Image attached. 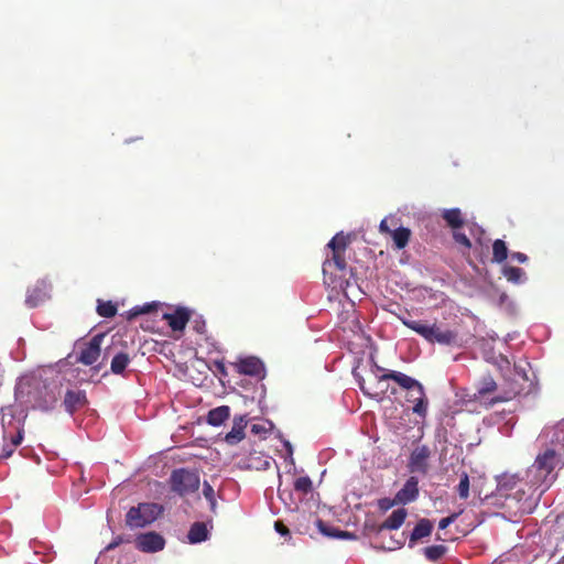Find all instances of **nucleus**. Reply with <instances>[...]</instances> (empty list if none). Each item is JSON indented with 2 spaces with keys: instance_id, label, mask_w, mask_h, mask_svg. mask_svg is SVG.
Masks as SVG:
<instances>
[{
  "instance_id": "nucleus-1",
  "label": "nucleus",
  "mask_w": 564,
  "mask_h": 564,
  "mask_svg": "<svg viewBox=\"0 0 564 564\" xmlns=\"http://www.w3.org/2000/svg\"><path fill=\"white\" fill-rule=\"evenodd\" d=\"M561 455L554 449L540 453L534 463L527 470V480L531 487L541 489L543 494L556 479L555 470L561 468Z\"/></svg>"
},
{
  "instance_id": "nucleus-2",
  "label": "nucleus",
  "mask_w": 564,
  "mask_h": 564,
  "mask_svg": "<svg viewBox=\"0 0 564 564\" xmlns=\"http://www.w3.org/2000/svg\"><path fill=\"white\" fill-rule=\"evenodd\" d=\"M57 377V367H42L35 371L23 375L15 384V398L21 402L29 403L35 408V403L40 397V389L45 381H50Z\"/></svg>"
},
{
  "instance_id": "nucleus-3",
  "label": "nucleus",
  "mask_w": 564,
  "mask_h": 564,
  "mask_svg": "<svg viewBox=\"0 0 564 564\" xmlns=\"http://www.w3.org/2000/svg\"><path fill=\"white\" fill-rule=\"evenodd\" d=\"M404 326L422 336L429 343L441 345H453L456 343V333L448 328H442L436 323L427 324L423 321H413L406 317H399Z\"/></svg>"
},
{
  "instance_id": "nucleus-4",
  "label": "nucleus",
  "mask_w": 564,
  "mask_h": 564,
  "mask_svg": "<svg viewBox=\"0 0 564 564\" xmlns=\"http://www.w3.org/2000/svg\"><path fill=\"white\" fill-rule=\"evenodd\" d=\"M379 381L393 380L402 389L406 390V401H422L426 395L423 384L416 379L395 370H388L383 375L378 376Z\"/></svg>"
},
{
  "instance_id": "nucleus-5",
  "label": "nucleus",
  "mask_w": 564,
  "mask_h": 564,
  "mask_svg": "<svg viewBox=\"0 0 564 564\" xmlns=\"http://www.w3.org/2000/svg\"><path fill=\"white\" fill-rule=\"evenodd\" d=\"M162 508L156 503H139L130 508L126 522L130 528H143L158 519Z\"/></svg>"
},
{
  "instance_id": "nucleus-6",
  "label": "nucleus",
  "mask_w": 564,
  "mask_h": 564,
  "mask_svg": "<svg viewBox=\"0 0 564 564\" xmlns=\"http://www.w3.org/2000/svg\"><path fill=\"white\" fill-rule=\"evenodd\" d=\"M171 489L180 496L195 492L199 487V476L196 471L180 468L173 470L170 477Z\"/></svg>"
},
{
  "instance_id": "nucleus-7",
  "label": "nucleus",
  "mask_w": 564,
  "mask_h": 564,
  "mask_svg": "<svg viewBox=\"0 0 564 564\" xmlns=\"http://www.w3.org/2000/svg\"><path fill=\"white\" fill-rule=\"evenodd\" d=\"M61 370L57 369V377H54V379L50 381H45L42 388L40 389V397L42 398L37 399L35 408L41 409L43 411L52 410L57 403V400L61 395Z\"/></svg>"
},
{
  "instance_id": "nucleus-8",
  "label": "nucleus",
  "mask_w": 564,
  "mask_h": 564,
  "mask_svg": "<svg viewBox=\"0 0 564 564\" xmlns=\"http://www.w3.org/2000/svg\"><path fill=\"white\" fill-rule=\"evenodd\" d=\"M104 340V335L98 334L95 335L88 343H85L79 347L78 354H76V361L91 366L94 365L98 358L100 357V346Z\"/></svg>"
},
{
  "instance_id": "nucleus-9",
  "label": "nucleus",
  "mask_w": 564,
  "mask_h": 564,
  "mask_svg": "<svg viewBox=\"0 0 564 564\" xmlns=\"http://www.w3.org/2000/svg\"><path fill=\"white\" fill-rule=\"evenodd\" d=\"M135 546L144 553H156L164 549L165 540L156 532L142 533L137 536Z\"/></svg>"
},
{
  "instance_id": "nucleus-10",
  "label": "nucleus",
  "mask_w": 564,
  "mask_h": 564,
  "mask_svg": "<svg viewBox=\"0 0 564 564\" xmlns=\"http://www.w3.org/2000/svg\"><path fill=\"white\" fill-rule=\"evenodd\" d=\"M51 284L46 280H40L28 289L25 304L29 307H36L50 299Z\"/></svg>"
},
{
  "instance_id": "nucleus-11",
  "label": "nucleus",
  "mask_w": 564,
  "mask_h": 564,
  "mask_svg": "<svg viewBox=\"0 0 564 564\" xmlns=\"http://www.w3.org/2000/svg\"><path fill=\"white\" fill-rule=\"evenodd\" d=\"M238 371L243 375L254 376L258 378L264 377V365L257 357H247L240 359L237 364Z\"/></svg>"
},
{
  "instance_id": "nucleus-12",
  "label": "nucleus",
  "mask_w": 564,
  "mask_h": 564,
  "mask_svg": "<svg viewBox=\"0 0 564 564\" xmlns=\"http://www.w3.org/2000/svg\"><path fill=\"white\" fill-rule=\"evenodd\" d=\"M419 496V481L415 477H410L403 487L397 492L395 500L399 503L406 505L414 501Z\"/></svg>"
},
{
  "instance_id": "nucleus-13",
  "label": "nucleus",
  "mask_w": 564,
  "mask_h": 564,
  "mask_svg": "<svg viewBox=\"0 0 564 564\" xmlns=\"http://www.w3.org/2000/svg\"><path fill=\"white\" fill-rule=\"evenodd\" d=\"M86 393L80 390H68L65 394L64 406L65 410L73 414L76 410L86 405Z\"/></svg>"
},
{
  "instance_id": "nucleus-14",
  "label": "nucleus",
  "mask_w": 564,
  "mask_h": 564,
  "mask_svg": "<svg viewBox=\"0 0 564 564\" xmlns=\"http://www.w3.org/2000/svg\"><path fill=\"white\" fill-rule=\"evenodd\" d=\"M247 420L245 416L234 419L231 430L226 434L225 441L229 445H236L245 438V429Z\"/></svg>"
},
{
  "instance_id": "nucleus-15",
  "label": "nucleus",
  "mask_w": 564,
  "mask_h": 564,
  "mask_svg": "<svg viewBox=\"0 0 564 564\" xmlns=\"http://www.w3.org/2000/svg\"><path fill=\"white\" fill-rule=\"evenodd\" d=\"M163 318L167 322L173 330H182L185 328L189 315L185 308H178L173 313H165Z\"/></svg>"
},
{
  "instance_id": "nucleus-16",
  "label": "nucleus",
  "mask_w": 564,
  "mask_h": 564,
  "mask_svg": "<svg viewBox=\"0 0 564 564\" xmlns=\"http://www.w3.org/2000/svg\"><path fill=\"white\" fill-rule=\"evenodd\" d=\"M209 536L208 524L205 522H195L189 528L187 540L191 544L204 542Z\"/></svg>"
},
{
  "instance_id": "nucleus-17",
  "label": "nucleus",
  "mask_w": 564,
  "mask_h": 564,
  "mask_svg": "<svg viewBox=\"0 0 564 564\" xmlns=\"http://www.w3.org/2000/svg\"><path fill=\"white\" fill-rule=\"evenodd\" d=\"M430 451L426 446L416 447L411 454L410 466L412 470L424 471Z\"/></svg>"
},
{
  "instance_id": "nucleus-18",
  "label": "nucleus",
  "mask_w": 564,
  "mask_h": 564,
  "mask_svg": "<svg viewBox=\"0 0 564 564\" xmlns=\"http://www.w3.org/2000/svg\"><path fill=\"white\" fill-rule=\"evenodd\" d=\"M433 530V523L429 519H421L416 525L414 527L411 536H410V546H413V544L425 536H429L432 533Z\"/></svg>"
},
{
  "instance_id": "nucleus-19",
  "label": "nucleus",
  "mask_w": 564,
  "mask_h": 564,
  "mask_svg": "<svg viewBox=\"0 0 564 564\" xmlns=\"http://www.w3.org/2000/svg\"><path fill=\"white\" fill-rule=\"evenodd\" d=\"M503 276L512 284H524L528 280L523 269L517 267L505 265L502 268Z\"/></svg>"
},
{
  "instance_id": "nucleus-20",
  "label": "nucleus",
  "mask_w": 564,
  "mask_h": 564,
  "mask_svg": "<svg viewBox=\"0 0 564 564\" xmlns=\"http://www.w3.org/2000/svg\"><path fill=\"white\" fill-rule=\"evenodd\" d=\"M406 510L403 509V508H400V509H397L394 510L387 519L386 521L381 524V530H397L399 529L405 518H406Z\"/></svg>"
},
{
  "instance_id": "nucleus-21",
  "label": "nucleus",
  "mask_w": 564,
  "mask_h": 564,
  "mask_svg": "<svg viewBox=\"0 0 564 564\" xmlns=\"http://www.w3.org/2000/svg\"><path fill=\"white\" fill-rule=\"evenodd\" d=\"M230 415V409L227 405H220L212 409L207 414V422L213 426L221 425Z\"/></svg>"
},
{
  "instance_id": "nucleus-22",
  "label": "nucleus",
  "mask_w": 564,
  "mask_h": 564,
  "mask_svg": "<svg viewBox=\"0 0 564 564\" xmlns=\"http://www.w3.org/2000/svg\"><path fill=\"white\" fill-rule=\"evenodd\" d=\"M518 482L516 475L503 474L497 477V490L500 496H507V492L514 488Z\"/></svg>"
},
{
  "instance_id": "nucleus-23",
  "label": "nucleus",
  "mask_w": 564,
  "mask_h": 564,
  "mask_svg": "<svg viewBox=\"0 0 564 564\" xmlns=\"http://www.w3.org/2000/svg\"><path fill=\"white\" fill-rule=\"evenodd\" d=\"M22 440L23 430L21 427H17L15 434L10 436V444H3L0 447V457H9L13 453L14 447L21 444Z\"/></svg>"
},
{
  "instance_id": "nucleus-24",
  "label": "nucleus",
  "mask_w": 564,
  "mask_h": 564,
  "mask_svg": "<svg viewBox=\"0 0 564 564\" xmlns=\"http://www.w3.org/2000/svg\"><path fill=\"white\" fill-rule=\"evenodd\" d=\"M485 360L497 366L501 371L510 367L508 357L502 354H496L495 351H485Z\"/></svg>"
},
{
  "instance_id": "nucleus-25",
  "label": "nucleus",
  "mask_w": 564,
  "mask_h": 564,
  "mask_svg": "<svg viewBox=\"0 0 564 564\" xmlns=\"http://www.w3.org/2000/svg\"><path fill=\"white\" fill-rule=\"evenodd\" d=\"M398 249H403L410 239L411 231L405 227H399L390 234Z\"/></svg>"
},
{
  "instance_id": "nucleus-26",
  "label": "nucleus",
  "mask_w": 564,
  "mask_h": 564,
  "mask_svg": "<svg viewBox=\"0 0 564 564\" xmlns=\"http://www.w3.org/2000/svg\"><path fill=\"white\" fill-rule=\"evenodd\" d=\"M129 362L130 358L128 354L119 352L112 358L110 369L113 373L120 375L124 371Z\"/></svg>"
},
{
  "instance_id": "nucleus-27",
  "label": "nucleus",
  "mask_w": 564,
  "mask_h": 564,
  "mask_svg": "<svg viewBox=\"0 0 564 564\" xmlns=\"http://www.w3.org/2000/svg\"><path fill=\"white\" fill-rule=\"evenodd\" d=\"M508 257V248L506 242L501 239H497L492 245V260L495 262L501 263Z\"/></svg>"
},
{
  "instance_id": "nucleus-28",
  "label": "nucleus",
  "mask_w": 564,
  "mask_h": 564,
  "mask_svg": "<svg viewBox=\"0 0 564 564\" xmlns=\"http://www.w3.org/2000/svg\"><path fill=\"white\" fill-rule=\"evenodd\" d=\"M443 218L453 228H459L463 225V218L458 208L445 209Z\"/></svg>"
},
{
  "instance_id": "nucleus-29",
  "label": "nucleus",
  "mask_w": 564,
  "mask_h": 564,
  "mask_svg": "<svg viewBox=\"0 0 564 564\" xmlns=\"http://www.w3.org/2000/svg\"><path fill=\"white\" fill-rule=\"evenodd\" d=\"M497 389V383L490 376L484 377L477 388V395L484 397L488 393L494 392Z\"/></svg>"
},
{
  "instance_id": "nucleus-30",
  "label": "nucleus",
  "mask_w": 564,
  "mask_h": 564,
  "mask_svg": "<svg viewBox=\"0 0 564 564\" xmlns=\"http://www.w3.org/2000/svg\"><path fill=\"white\" fill-rule=\"evenodd\" d=\"M349 242V236H345L343 232L336 234L332 240L328 242L327 247L333 250V252L344 250Z\"/></svg>"
},
{
  "instance_id": "nucleus-31",
  "label": "nucleus",
  "mask_w": 564,
  "mask_h": 564,
  "mask_svg": "<svg viewBox=\"0 0 564 564\" xmlns=\"http://www.w3.org/2000/svg\"><path fill=\"white\" fill-rule=\"evenodd\" d=\"M97 313L102 316V317H112L116 315L117 313V307L116 305L108 301V302H101V301H98V305H97Z\"/></svg>"
},
{
  "instance_id": "nucleus-32",
  "label": "nucleus",
  "mask_w": 564,
  "mask_h": 564,
  "mask_svg": "<svg viewBox=\"0 0 564 564\" xmlns=\"http://www.w3.org/2000/svg\"><path fill=\"white\" fill-rule=\"evenodd\" d=\"M445 552L446 547L444 545H432L424 549V555L431 561L441 558Z\"/></svg>"
},
{
  "instance_id": "nucleus-33",
  "label": "nucleus",
  "mask_w": 564,
  "mask_h": 564,
  "mask_svg": "<svg viewBox=\"0 0 564 564\" xmlns=\"http://www.w3.org/2000/svg\"><path fill=\"white\" fill-rule=\"evenodd\" d=\"M458 496L462 499H467L469 496V477L467 473L460 475L459 484L457 486Z\"/></svg>"
},
{
  "instance_id": "nucleus-34",
  "label": "nucleus",
  "mask_w": 564,
  "mask_h": 564,
  "mask_svg": "<svg viewBox=\"0 0 564 564\" xmlns=\"http://www.w3.org/2000/svg\"><path fill=\"white\" fill-rule=\"evenodd\" d=\"M411 403H413L412 412L414 414L419 415L420 417L424 419L427 414V406H429V401H427L426 395L424 398H422V401H411Z\"/></svg>"
},
{
  "instance_id": "nucleus-35",
  "label": "nucleus",
  "mask_w": 564,
  "mask_h": 564,
  "mask_svg": "<svg viewBox=\"0 0 564 564\" xmlns=\"http://www.w3.org/2000/svg\"><path fill=\"white\" fill-rule=\"evenodd\" d=\"M335 264L339 270H344L346 268V262L344 258L338 253V251L333 252V259L326 260L323 264V271L326 272L329 267Z\"/></svg>"
},
{
  "instance_id": "nucleus-36",
  "label": "nucleus",
  "mask_w": 564,
  "mask_h": 564,
  "mask_svg": "<svg viewBox=\"0 0 564 564\" xmlns=\"http://www.w3.org/2000/svg\"><path fill=\"white\" fill-rule=\"evenodd\" d=\"M312 480L308 476L300 477L294 481V488L297 491L307 494L312 490Z\"/></svg>"
},
{
  "instance_id": "nucleus-37",
  "label": "nucleus",
  "mask_w": 564,
  "mask_h": 564,
  "mask_svg": "<svg viewBox=\"0 0 564 564\" xmlns=\"http://www.w3.org/2000/svg\"><path fill=\"white\" fill-rule=\"evenodd\" d=\"M155 303H145L143 305H137L129 311V318L137 317L142 314L151 312Z\"/></svg>"
},
{
  "instance_id": "nucleus-38",
  "label": "nucleus",
  "mask_w": 564,
  "mask_h": 564,
  "mask_svg": "<svg viewBox=\"0 0 564 564\" xmlns=\"http://www.w3.org/2000/svg\"><path fill=\"white\" fill-rule=\"evenodd\" d=\"M318 528L321 530V532L324 534V535H327V536H332V538H347L349 535L348 532H344V531H336L334 529L332 530H328L324 523L322 521H318Z\"/></svg>"
},
{
  "instance_id": "nucleus-39",
  "label": "nucleus",
  "mask_w": 564,
  "mask_h": 564,
  "mask_svg": "<svg viewBox=\"0 0 564 564\" xmlns=\"http://www.w3.org/2000/svg\"><path fill=\"white\" fill-rule=\"evenodd\" d=\"M454 239L457 243L463 245L466 248H470L471 246L469 238L463 232H454Z\"/></svg>"
},
{
  "instance_id": "nucleus-40",
  "label": "nucleus",
  "mask_w": 564,
  "mask_h": 564,
  "mask_svg": "<svg viewBox=\"0 0 564 564\" xmlns=\"http://www.w3.org/2000/svg\"><path fill=\"white\" fill-rule=\"evenodd\" d=\"M203 495L208 501L216 498L214 488L207 481L203 484Z\"/></svg>"
},
{
  "instance_id": "nucleus-41",
  "label": "nucleus",
  "mask_w": 564,
  "mask_h": 564,
  "mask_svg": "<svg viewBox=\"0 0 564 564\" xmlns=\"http://www.w3.org/2000/svg\"><path fill=\"white\" fill-rule=\"evenodd\" d=\"M458 517V513H453L449 517L441 519L438 522L440 530H445L449 524H452Z\"/></svg>"
},
{
  "instance_id": "nucleus-42",
  "label": "nucleus",
  "mask_w": 564,
  "mask_h": 564,
  "mask_svg": "<svg viewBox=\"0 0 564 564\" xmlns=\"http://www.w3.org/2000/svg\"><path fill=\"white\" fill-rule=\"evenodd\" d=\"M478 347L485 357V351H495L491 343L485 338L478 340Z\"/></svg>"
},
{
  "instance_id": "nucleus-43",
  "label": "nucleus",
  "mask_w": 564,
  "mask_h": 564,
  "mask_svg": "<svg viewBox=\"0 0 564 564\" xmlns=\"http://www.w3.org/2000/svg\"><path fill=\"white\" fill-rule=\"evenodd\" d=\"M352 375H354V377H355V379H356V381H357V383H358L359 389H360V390H361L366 395L371 397L372 394H371V393L366 389V387H365V379H364L360 375H358L356 371H354V372H352Z\"/></svg>"
},
{
  "instance_id": "nucleus-44",
  "label": "nucleus",
  "mask_w": 564,
  "mask_h": 564,
  "mask_svg": "<svg viewBox=\"0 0 564 564\" xmlns=\"http://www.w3.org/2000/svg\"><path fill=\"white\" fill-rule=\"evenodd\" d=\"M532 509H533V501H524L523 503H521L519 507H518V510L521 512V513H530L532 512Z\"/></svg>"
},
{
  "instance_id": "nucleus-45",
  "label": "nucleus",
  "mask_w": 564,
  "mask_h": 564,
  "mask_svg": "<svg viewBox=\"0 0 564 564\" xmlns=\"http://www.w3.org/2000/svg\"><path fill=\"white\" fill-rule=\"evenodd\" d=\"M274 528L275 531L282 536H288L290 534L289 529L279 521L274 523Z\"/></svg>"
},
{
  "instance_id": "nucleus-46",
  "label": "nucleus",
  "mask_w": 564,
  "mask_h": 564,
  "mask_svg": "<svg viewBox=\"0 0 564 564\" xmlns=\"http://www.w3.org/2000/svg\"><path fill=\"white\" fill-rule=\"evenodd\" d=\"M511 259L512 260H516L520 263H524L528 261V257L527 254L522 253V252H513L511 253Z\"/></svg>"
},
{
  "instance_id": "nucleus-47",
  "label": "nucleus",
  "mask_w": 564,
  "mask_h": 564,
  "mask_svg": "<svg viewBox=\"0 0 564 564\" xmlns=\"http://www.w3.org/2000/svg\"><path fill=\"white\" fill-rule=\"evenodd\" d=\"M284 447L286 449L288 458L290 460V464L294 465L293 447H292L291 443L289 441H284Z\"/></svg>"
},
{
  "instance_id": "nucleus-48",
  "label": "nucleus",
  "mask_w": 564,
  "mask_h": 564,
  "mask_svg": "<svg viewBox=\"0 0 564 564\" xmlns=\"http://www.w3.org/2000/svg\"><path fill=\"white\" fill-rule=\"evenodd\" d=\"M379 230H380V232H383V234H391L392 232V230L388 226L387 218L381 220V223L379 225Z\"/></svg>"
},
{
  "instance_id": "nucleus-49",
  "label": "nucleus",
  "mask_w": 564,
  "mask_h": 564,
  "mask_svg": "<svg viewBox=\"0 0 564 564\" xmlns=\"http://www.w3.org/2000/svg\"><path fill=\"white\" fill-rule=\"evenodd\" d=\"M393 506V502L390 501L389 499H381L379 501V507L382 509V510H388L389 508H391Z\"/></svg>"
},
{
  "instance_id": "nucleus-50",
  "label": "nucleus",
  "mask_w": 564,
  "mask_h": 564,
  "mask_svg": "<svg viewBox=\"0 0 564 564\" xmlns=\"http://www.w3.org/2000/svg\"><path fill=\"white\" fill-rule=\"evenodd\" d=\"M195 328L198 333H203L204 332V328H205V323L204 322H196V325H195Z\"/></svg>"
},
{
  "instance_id": "nucleus-51",
  "label": "nucleus",
  "mask_w": 564,
  "mask_h": 564,
  "mask_svg": "<svg viewBox=\"0 0 564 564\" xmlns=\"http://www.w3.org/2000/svg\"><path fill=\"white\" fill-rule=\"evenodd\" d=\"M262 431H264V429L261 425H259V424H253L252 425V432L253 433L258 434V433H260Z\"/></svg>"
},
{
  "instance_id": "nucleus-52",
  "label": "nucleus",
  "mask_w": 564,
  "mask_h": 564,
  "mask_svg": "<svg viewBox=\"0 0 564 564\" xmlns=\"http://www.w3.org/2000/svg\"><path fill=\"white\" fill-rule=\"evenodd\" d=\"M208 502H209L210 510H212L213 512H216V507H217L216 498H215V499H213V500H209Z\"/></svg>"
},
{
  "instance_id": "nucleus-53",
  "label": "nucleus",
  "mask_w": 564,
  "mask_h": 564,
  "mask_svg": "<svg viewBox=\"0 0 564 564\" xmlns=\"http://www.w3.org/2000/svg\"><path fill=\"white\" fill-rule=\"evenodd\" d=\"M558 427H561L564 431V420L558 423Z\"/></svg>"
}]
</instances>
